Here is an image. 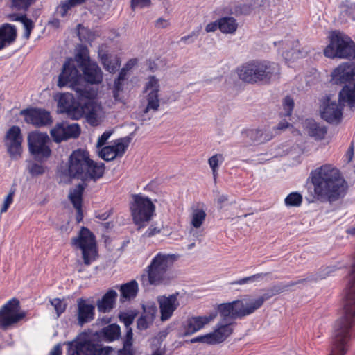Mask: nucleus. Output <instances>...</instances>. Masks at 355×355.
I'll use <instances>...</instances> for the list:
<instances>
[{"mask_svg": "<svg viewBox=\"0 0 355 355\" xmlns=\"http://www.w3.org/2000/svg\"><path fill=\"white\" fill-rule=\"evenodd\" d=\"M161 232L160 229L153 226H150L145 232V235L148 237H151Z\"/></svg>", "mask_w": 355, "mask_h": 355, "instance_id": "774afa93", "label": "nucleus"}, {"mask_svg": "<svg viewBox=\"0 0 355 355\" xmlns=\"http://www.w3.org/2000/svg\"><path fill=\"white\" fill-rule=\"evenodd\" d=\"M112 214V209H110L107 211L101 212V211H96L94 214L95 218H98L101 220H107L111 215Z\"/></svg>", "mask_w": 355, "mask_h": 355, "instance_id": "680f3d73", "label": "nucleus"}, {"mask_svg": "<svg viewBox=\"0 0 355 355\" xmlns=\"http://www.w3.org/2000/svg\"><path fill=\"white\" fill-rule=\"evenodd\" d=\"M96 92L90 88V125L97 126L101 123V117L98 113V110H101L100 106H96L94 101L96 98Z\"/></svg>", "mask_w": 355, "mask_h": 355, "instance_id": "2f4dec72", "label": "nucleus"}, {"mask_svg": "<svg viewBox=\"0 0 355 355\" xmlns=\"http://www.w3.org/2000/svg\"><path fill=\"white\" fill-rule=\"evenodd\" d=\"M309 178L313 186L314 198L320 202L337 201L347 189V183L340 171L332 164H323L312 170Z\"/></svg>", "mask_w": 355, "mask_h": 355, "instance_id": "f03ea898", "label": "nucleus"}, {"mask_svg": "<svg viewBox=\"0 0 355 355\" xmlns=\"http://www.w3.org/2000/svg\"><path fill=\"white\" fill-rule=\"evenodd\" d=\"M14 194H15V191L11 190L9 192V193L7 195V196L6 197V198L3 201V206L1 209V213L7 211L8 209L9 208L10 205L12 204V202L13 201Z\"/></svg>", "mask_w": 355, "mask_h": 355, "instance_id": "4d7b16f0", "label": "nucleus"}, {"mask_svg": "<svg viewBox=\"0 0 355 355\" xmlns=\"http://www.w3.org/2000/svg\"><path fill=\"white\" fill-rule=\"evenodd\" d=\"M332 81L336 85L352 83L355 80V64L343 62L331 73Z\"/></svg>", "mask_w": 355, "mask_h": 355, "instance_id": "dca6fc26", "label": "nucleus"}, {"mask_svg": "<svg viewBox=\"0 0 355 355\" xmlns=\"http://www.w3.org/2000/svg\"><path fill=\"white\" fill-rule=\"evenodd\" d=\"M178 293H176L168 297L164 295L158 297L157 302L159 305L162 321L170 319L173 312L179 306L180 303L178 300Z\"/></svg>", "mask_w": 355, "mask_h": 355, "instance_id": "6ab92c4d", "label": "nucleus"}, {"mask_svg": "<svg viewBox=\"0 0 355 355\" xmlns=\"http://www.w3.org/2000/svg\"><path fill=\"white\" fill-rule=\"evenodd\" d=\"M121 300H132L136 297L139 292V285L136 280L133 279L130 282L121 285L119 288Z\"/></svg>", "mask_w": 355, "mask_h": 355, "instance_id": "c756f323", "label": "nucleus"}, {"mask_svg": "<svg viewBox=\"0 0 355 355\" xmlns=\"http://www.w3.org/2000/svg\"><path fill=\"white\" fill-rule=\"evenodd\" d=\"M53 141L60 143L69 139H75L80 134V128L78 123H69L63 121L58 123L50 131Z\"/></svg>", "mask_w": 355, "mask_h": 355, "instance_id": "f8f14e48", "label": "nucleus"}, {"mask_svg": "<svg viewBox=\"0 0 355 355\" xmlns=\"http://www.w3.org/2000/svg\"><path fill=\"white\" fill-rule=\"evenodd\" d=\"M125 82V81L119 80V78H116L114 80V88H113V96L116 100L118 99L119 93L123 90Z\"/></svg>", "mask_w": 355, "mask_h": 355, "instance_id": "5fc2aeb1", "label": "nucleus"}, {"mask_svg": "<svg viewBox=\"0 0 355 355\" xmlns=\"http://www.w3.org/2000/svg\"><path fill=\"white\" fill-rule=\"evenodd\" d=\"M143 311L141 316L137 319V327L139 330H146L153 323L157 311L155 303L142 306Z\"/></svg>", "mask_w": 355, "mask_h": 355, "instance_id": "412c9836", "label": "nucleus"}, {"mask_svg": "<svg viewBox=\"0 0 355 355\" xmlns=\"http://www.w3.org/2000/svg\"><path fill=\"white\" fill-rule=\"evenodd\" d=\"M21 23L24 28V37L28 40L30 37L31 31L33 28V21L30 19H28L26 16L24 19L21 21Z\"/></svg>", "mask_w": 355, "mask_h": 355, "instance_id": "864d4df0", "label": "nucleus"}, {"mask_svg": "<svg viewBox=\"0 0 355 355\" xmlns=\"http://www.w3.org/2000/svg\"><path fill=\"white\" fill-rule=\"evenodd\" d=\"M35 0H12V6L17 10H27Z\"/></svg>", "mask_w": 355, "mask_h": 355, "instance_id": "09e8293b", "label": "nucleus"}, {"mask_svg": "<svg viewBox=\"0 0 355 355\" xmlns=\"http://www.w3.org/2000/svg\"><path fill=\"white\" fill-rule=\"evenodd\" d=\"M355 323V277L346 289L344 315L336 320L335 334L329 355H345L348 350V342L355 336L352 329Z\"/></svg>", "mask_w": 355, "mask_h": 355, "instance_id": "7ed1b4c3", "label": "nucleus"}, {"mask_svg": "<svg viewBox=\"0 0 355 355\" xmlns=\"http://www.w3.org/2000/svg\"><path fill=\"white\" fill-rule=\"evenodd\" d=\"M239 78L250 84H268L279 73V65L268 60H253L237 69Z\"/></svg>", "mask_w": 355, "mask_h": 355, "instance_id": "20e7f679", "label": "nucleus"}, {"mask_svg": "<svg viewBox=\"0 0 355 355\" xmlns=\"http://www.w3.org/2000/svg\"><path fill=\"white\" fill-rule=\"evenodd\" d=\"M200 29H198V30H194L190 34H189L188 35H186V36H184V37H182L181 39H180V41L181 42H183L184 43H191L193 42L192 41H189L190 39H191L192 37H197L198 35H199V33H200Z\"/></svg>", "mask_w": 355, "mask_h": 355, "instance_id": "e2e57ef3", "label": "nucleus"}, {"mask_svg": "<svg viewBox=\"0 0 355 355\" xmlns=\"http://www.w3.org/2000/svg\"><path fill=\"white\" fill-rule=\"evenodd\" d=\"M283 107L285 112L283 115L284 116H291L294 107L293 99L289 96H286L284 100Z\"/></svg>", "mask_w": 355, "mask_h": 355, "instance_id": "de8ad7c7", "label": "nucleus"}, {"mask_svg": "<svg viewBox=\"0 0 355 355\" xmlns=\"http://www.w3.org/2000/svg\"><path fill=\"white\" fill-rule=\"evenodd\" d=\"M21 114L26 123L37 127L49 125L52 121L50 113L42 109L24 110Z\"/></svg>", "mask_w": 355, "mask_h": 355, "instance_id": "a211bd4d", "label": "nucleus"}, {"mask_svg": "<svg viewBox=\"0 0 355 355\" xmlns=\"http://www.w3.org/2000/svg\"><path fill=\"white\" fill-rule=\"evenodd\" d=\"M218 311L223 317V320H226L227 318L233 320L242 318L250 315L248 313V306H245L242 300H235L229 303L220 304L218 306Z\"/></svg>", "mask_w": 355, "mask_h": 355, "instance_id": "ddd939ff", "label": "nucleus"}, {"mask_svg": "<svg viewBox=\"0 0 355 355\" xmlns=\"http://www.w3.org/2000/svg\"><path fill=\"white\" fill-rule=\"evenodd\" d=\"M68 172L69 176L80 179L87 178L89 172V153L78 149L70 156Z\"/></svg>", "mask_w": 355, "mask_h": 355, "instance_id": "6e6552de", "label": "nucleus"}, {"mask_svg": "<svg viewBox=\"0 0 355 355\" xmlns=\"http://www.w3.org/2000/svg\"><path fill=\"white\" fill-rule=\"evenodd\" d=\"M118 355H135V353L132 347L123 345V348L118 351Z\"/></svg>", "mask_w": 355, "mask_h": 355, "instance_id": "0e129e2a", "label": "nucleus"}, {"mask_svg": "<svg viewBox=\"0 0 355 355\" xmlns=\"http://www.w3.org/2000/svg\"><path fill=\"white\" fill-rule=\"evenodd\" d=\"M207 214L203 209H194L191 214V225L196 228H200L205 221Z\"/></svg>", "mask_w": 355, "mask_h": 355, "instance_id": "e433bc0d", "label": "nucleus"}, {"mask_svg": "<svg viewBox=\"0 0 355 355\" xmlns=\"http://www.w3.org/2000/svg\"><path fill=\"white\" fill-rule=\"evenodd\" d=\"M177 259L175 254L158 252L146 268L148 282L150 285H159L166 279V272Z\"/></svg>", "mask_w": 355, "mask_h": 355, "instance_id": "0eeeda50", "label": "nucleus"}, {"mask_svg": "<svg viewBox=\"0 0 355 355\" xmlns=\"http://www.w3.org/2000/svg\"><path fill=\"white\" fill-rule=\"evenodd\" d=\"M50 303L53 306L57 317H60L65 311L67 306V304L64 299L54 298L50 300Z\"/></svg>", "mask_w": 355, "mask_h": 355, "instance_id": "c03bdc74", "label": "nucleus"}, {"mask_svg": "<svg viewBox=\"0 0 355 355\" xmlns=\"http://www.w3.org/2000/svg\"><path fill=\"white\" fill-rule=\"evenodd\" d=\"M105 170L104 163L95 162L90 159V180L96 181L100 179L103 176Z\"/></svg>", "mask_w": 355, "mask_h": 355, "instance_id": "4c0bfd02", "label": "nucleus"}, {"mask_svg": "<svg viewBox=\"0 0 355 355\" xmlns=\"http://www.w3.org/2000/svg\"><path fill=\"white\" fill-rule=\"evenodd\" d=\"M272 297V293H270L269 290L267 289L266 293L259 296L258 298L255 299L250 303L247 304L249 310L248 313H250V314L254 313L256 310L262 306L265 301L269 300Z\"/></svg>", "mask_w": 355, "mask_h": 355, "instance_id": "58836bf2", "label": "nucleus"}, {"mask_svg": "<svg viewBox=\"0 0 355 355\" xmlns=\"http://www.w3.org/2000/svg\"><path fill=\"white\" fill-rule=\"evenodd\" d=\"M225 158L223 154H215L208 159V164L211 169L214 181L216 183L218 176L219 166L224 162Z\"/></svg>", "mask_w": 355, "mask_h": 355, "instance_id": "c9c22d12", "label": "nucleus"}, {"mask_svg": "<svg viewBox=\"0 0 355 355\" xmlns=\"http://www.w3.org/2000/svg\"><path fill=\"white\" fill-rule=\"evenodd\" d=\"M77 320L80 327L89 321V302L87 300L80 298L77 301Z\"/></svg>", "mask_w": 355, "mask_h": 355, "instance_id": "7c9ffc66", "label": "nucleus"}, {"mask_svg": "<svg viewBox=\"0 0 355 355\" xmlns=\"http://www.w3.org/2000/svg\"><path fill=\"white\" fill-rule=\"evenodd\" d=\"M217 29H219V19L215 21L210 22L205 27L207 33L214 32Z\"/></svg>", "mask_w": 355, "mask_h": 355, "instance_id": "69168bd1", "label": "nucleus"}, {"mask_svg": "<svg viewBox=\"0 0 355 355\" xmlns=\"http://www.w3.org/2000/svg\"><path fill=\"white\" fill-rule=\"evenodd\" d=\"M308 281L307 278L300 279L297 281H292L286 285H274L270 288H268L270 293H272V296L288 291V288L296 286L299 284H303Z\"/></svg>", "mask_w": 355, "mask_h": 355, "instance_id": "a19ab883", "label": "nucleus"}, {"mask_svg": "<svg viewBox=\"0 0 355 355\" xmlns=\"http://www.w3.org/2000/svg\"><path fill=\"white\" fill-rule=\"evenodd\" d=\"M112 134V131L110 130L104 132L98 138L96 146L98 148L103 146L107 142Z\"/></svg>", "mask_w": 355, "mask_h": 355, "instance_id": "052dcab7", "label": "nucleus"}, {"mask_svg": "<svg viewBox=\"0 0 355 355\" xmlns=\"http://www.w3.org/2000/svg\"><path fill=\"white\" fill-rule=\"evenodd\" d=\"M303 201L302 194L297 191L290 193L284 199L285 205L287 207H296L301 206Z\"/></svg>", "mask_w": 355, "mask_h": 355, "instance_id": "79ce46f5", "label": "nucleus"}, {"mask_svg": "<svg viewBox=\"0 0 355 355\" xmlns=\"http://www.w3.org/2000/svg\"><path fill=\"white\" fill-rule=\"evenodd\" d=\"M85 1V0H66L58 6V12L61 17H64L70 9Z\"/></svg>", "mask_w": 355, "mask_h": 355, "instance_id": "37998d69", "label": "nucleus"}, {"mask_svg": "<svg viewBox=\"0 0 355 355\" xmlns=\"http://www.w3.org/2000/svg\"><path fill=\"white\" fill-rule=\"evenodd\" d=\"M28 170L32 176L42 175L45 172V168L42 164L31 163L28 166Z\"/></svg>", "mask_w": 355, "mask_h": 355, "instance_id": "3c124183", "label": "nucleus"}, {"mask_svg": "<svg viewBox=\"0 0 355 355\" xmlns=\"http://www.w3.org/2000/svg\"><path fill=\"white\" fill-rule=\"evenodd\" d=\"M151 3L150 0H131V8L135 10L136 8L148 7Z\"/></svg>", "mask_w": 355, "mask_h": 355, "instance_id": "6e6d98bb", "label": "nucleus"}, {"mask_svg": "<svg viewBox=\"0 0 355 355\" xmlns=\"http://www.w3.org/2000/svg\"><path fill=\"white\" fill-rule=\"evenodd\" d=\"M117 297V293L113 289H109L97 302L96 306L99 312L108 313L114 306Z\"/></svg>", "mask_w": 355, "mask_h": 355, "instance_id": "cd10ccee", "label": "nucleus"}, {"mask_svg": "<svg viewBox=\"0 0 355 355\" xmlns=\"http://www.w3.org/2000/svg\"><path fill=\"white\" fill-rule=\"evenodd\" d=\"M103 80V72L98 64L90 60V85L99 84Z\"/></svg>", "mask_w": 355, "mask_h": 355, "instance_id": "ea45409f", "label": "nucleus"}, {"mask_svg": "<svg viewBox=\"0 0 355 355\" xmlns=\"http://www.w3.org/2000/svg\"><path fill=\"white\" fill-rule=\"evenodd\" d=\"M21 141L20 128L15 125L11 127L6 133L5 142L12 158L17 159L20 157L22 151Z\"/></svg>", "mask_w": 355, "mask_h": 355, "instance_id": "2eb2a0df", "label": "nucleus"}, {"mask_svg": "<svg viewBox=\"0 0 355 355\" xmlns=\"http://www.w3.org/2000/svg\"><path fill=\"white\" fill-rule=\"evenodd\" d=\"M71 245L77 254L80 251L85 265H89V229L83 227L77 236L71 239Z\"/></svg>", "mask_w": 355, "mask_h": 355, "instance_id": "aec40b11", "label": "nucleus"}, {"mask_svg": "<svg viewBox=\"0 0 355 355\" xmlns=\"http://www.w3.org/2000/svg\"><path fill=\"white\" fill-rule=\"evenodd\" d=\"M98 338L105 342L111 343L121 337V327L117 324H110L102 328L98 333Z\"/></svg>", "mask_w": 355, "mask_h": 355, "instance_id": "c85d7f7f", "label": "nucleus"}, {"mask_svg": "<svg viewBox=\"0 0 355 355\" xmlns=\"http://www.w3.org/2000/svg\"><path fill=\"white\" fill-rule=\"evenodd\" d=\"M159 84L157 78L154 76H150L148 81L145 85L144 92H147L146 99L147 105L144 110V113L146 114L149 111L156 112L159 107Z\"/></svg>", "mask_w": 355, "mask_h": 355, "instance_id": "4468645a", "label": "nucleus"}, {"mask_svg": "<svg viewBox=\"0 0 355 355\" xmlns=\"http://www.w3.org/2000/svg\"><path fill=\"white\" fill-rule=\"evenodd\" d=\"M129 136L119 138L112 141L111 145L103 147L98 151V156L106 162L112 161L117 157H122L131 142Z\"/></svg>", "mask_w": 355, "mask_h": 355, "instance_id": "9d476101", "label": "nucleus"}, {"mask_svg": "<svg viewBox=\"0 0 355 355\" xmlns=\"http://www.w3.org/2000/svg\"><path fill=\"white\" fill-rule=\"evenodd\" d=\"M17 31L13 25L5 24L0 27V50L10 45L16 40Z\"/></svg>", "mask_w": 355, "mask_h": 355, "instance_id": "bb28decb", "label": "nucleus"}, {"mask_svg": "<svg viewBox=\"0 0 355 355\" xmlns=\"http://www.w3.org/2000/svg\"><path fill=\"white\" fill-rule=\"evenodd\" d=\"M67 347V355H89V333H80L72 341L64 342Z\"/></svg>", "mask_w": 355, "mask_h": 355, "instance_id": "f3484780", "label": "nucleus"}, {"mask_svg": "<svg viewBox=\"0 0 355 355\" xmlns=\"http://www.w3.org/2000/svg\"><path fill=\"white\" fill-rule=\"evenodd\" d=\"M49 137L46 133L32 132L28 136V148L34 157L42 160L50 157L51 150L48 146Z\"/></svg>", "mask_w": 355, "mask_h": 355, "instance_id": "1a4fd4ad", "label": "nucleus"}, {"mask_svg": "<svg viewBox=\"0 0 355 355\" xmlns=\"http://www.w3.org/2000/svg\"><path fill=\"white\" fill-rule=\"evenodd\" d=\"M268 275V273L261 272V273L254 274V275L249 276V277H246L247 282L248 284V283H252V282L258 281L259 279H261L263 277H266Z\"/></svg>", "mask_w": 355, "mask_h": 355, "instance_id": "338daca9", "label": "nucleus"}, {"mask_svg": "<svg viewBox=\"0 0 355 355\" xmlns=\"http://www.w3.org/2000/svg\"><path fill=\"white\" fill-rule=\"evenodd\" d=\"M238 28L236 20L233 17H223L219 19V30L225 34H232Z\"/></svg>", "mask_w": 355, "mask_h": 355, "instance_id": "473e14b6", "label": "nucleus"}, {"mask_svg": "<svg viewBox=\"0 0 355 355\" xmlns=\"http://www.w3.org/2000/svg\"><path fill=\"white\" fill-rule=\"evenodd\" d=\"M133 344V333L132 328L126 329V333L123 338V345L132 347Z\"/></svg>", "mask_w": 355, "mask_h": 355, "instance_id": "bf43d9fd", "label": "nucleus"}, {"mask_svg": "<svg viewBox=\"0 0 355 355\" xmlns=\"http://www.w3.org/2000/svg\"><path fill=\"white\" fill-rule=\"evenodd\" d=\"M339 101L347 103L349 107H355V83L353 87L345 85L339 93Z\"/></svg>", "mask_w": 355, "mask_h": 355, "instance_id": "72a5a7b5", "label": "nucleus"}, {"mask_svg": "<svg viewBox=\"0 0 355 355\" xmlns=\"http://www.w3.org/2000/svg\"><path fill=\"white\" fill-rule=\"evenodd\" d=\"M217 315L216 312L209 314L208 316H196L187 319L185 325V335H191L202 329Z\"/></svg>", "mask_w": 355, "mask_h": 355, "instance_id": "4be33fe9", "label": "nucleus"}, {"mask_svg": "<svg viewBox=\"0 0 355 355\" xmlns=\"http://www.w3.org/2000/svg\"><path fill=\"white\" fill-rule=\"evenodd\" d=\"M135 318V314L127 312H121L119 315V320L125 324L126 329L130 328V326L133 323Z\"/></svg>", "mask_w": 355, "mask_h": 355, "instance_id": "8fccbe9b", "label": "nucleus"}, {"mask_svg": "<svg viewBox=\"0 0 355 355\" xmlns=\"http://www.w3.org/2000/svg\"><path fill=\"white\" fill-rule=\"evenodd\" d=\"M308 128L309 135L318 140L323 139L327 133V130L325 126H321L314 121L309 122Z\"/></svg>", "mask_w": 355, "mask_h": 355, "instance_id": "f704fd0d", "label": "nucleus"}, {"mask_svg": "<svg viewBox=\"0 0 355 355\" xmlns=\"http://www.w3.org/2000/svg\"><path fill=\"white\" fill-rule=\"evenodd\" d=\"M112 351L111 347H96L90 340V355H110Z\"/></svg>", "mask_w": 355, "mask_h": 355, "instance_id": "a18cd8bd", "label": "nucleus"}, {"mask_svg": "<svg viewBox=\"0 0 355 355\" xmlns=\"http://www.w3.org/2000/svg\"><path fill=\"white\" fill-rule=\"evenodd\" d=\"M324 55L329 58H355V42L339 31L332 32L329 44L324 49Z\"/></svg>", "mask_w": 355, "mask_h": 355, "instance_id": "423d86ee", "label": "nucleus"}, {"mask_svg": "<svg viewBox=\"0 0 355 355\" xmlns=\"http://www.w3.org/2000/svg\"><path fill=\"white\" fill-rule=\"evenodd\" d=\"M84 191V187L81 184H78L76 187L70 189L68 198L73 204V207L76 209V221L80 223L83 218L82 211V196Z\"/></svg>", "mask_w": 355, "mask_h": 355, "instance_id": "393cba45", "label": "nucleus"}, {"mask_svg": "<svg viewBox=\"0 0 355 355\" xmlns=\"http://www.w3.org/2000/svg\"><path fill=\"white\" fill-rule=\"evenodd\" d=\"M323 119L330 123H339L343 116V107L335 102L328 103L321 112Z\"/></svg>", "mask_w": 355, "mask_h": 355, "instance_id": "b1692460", "label": "nucleus"}, {"mask_svg": "<svg viewBox=\"0 0 355 355\" xmlns=\"http://www.w3.org/2000/svg\"><path fill=\"white\" fill-rule=\"evenodd\" d=\"M98 258L97 243L96 236L90 231V263L96 261Z\"/></svg>", "mask_w": 355, "mask_h": 355, "instance_id": "49530a36", "label": "nucleus"}, {"mask_svg": "<svg viewBox=\"0 0 355 355\" xmlns=\"http://www.w3.org/2000/svg\"><path fill=\"white\" fill-rule=\"evenodd\" d=\"M77 35L81 42H87L89 39V30L87 27L79 24L77 26Z\"/></svg>", "mask_w": 355, "mask_h": 355, "instance_id": "603ef678", "label": "nucleus"}, {"mask_svg": "<svg viewBox=\"0 0 355 355\" xmlns=\"http://www.w3.org/2000/svg\"><path fill=\"white\" fill-rule=\"evenodd\" d=\"M129 208L132 221L139 229L146 227L155 214V205L141 193L132 195Z\"/></svg>", "mask_w": 355, "mask_h": 355, "instance_id": "39448f33", "label": "nucleus"}, {"mask_svg": "<svg viewBox=\"0 0 355 355\" xmlns=\"http://www.w3.org/2000/svg\"><path fill=\"white\" fill-rule=\"evenodd\" d=\"M190 342L191 343H207V344L212 345V341H211V339L210 333L205 334V335H202V336H196V337L192 338L190 340Z\"/></svg>", "mask_w": 355, "mask_h": 355, "instance_id": "13d9d810", "label": "nucleus"}, {"mask_svg": "<svg viewBox=\"0 0 355 355\" xmlns=\"http://www.w3.org/2000/svg\"><path fill=\"white\" fill-rule=\"evenodd\" d=\"M58 86H68L75 92L78 98V101H75L73 96L68 92L59 94L58 112L73 120L85 116L89 121V114L86 112L89 105V50L87 46L78 45L74 58L64 62L58 76Z\"/></svg>", "mask_w": 355, "mask_h": 355, "instance_id": "f257e3e1", "label": "nucleus"}, {"mask_svg": "<svg viewBox=\"0 0 355 355\" xmlns=\"http://www.w3.org/2000/svg\"><path fill=\"white\" fill-rule=\"evenodd\" d=\"M234 324V322L218 324L217 329L210 333L212 345L221 343L225 340L232 334Z\"/></svg>", "mask_w": 355, "mask_h": 355, "instance_id": "a878e982", "label": "nucleus"}, {"mask_svg": "<svg viewBox=\"0 0 355 355\" xmlns=\"http://www.w3.org/2000/svg\"><path fill=\"white\" fill-rule=\"evenodd\" d=\"M106 46L101 45L98 49V57L104 69L111 73H114L121 66V58L118 55L112 56L105 49Z\"/></svg>", "mask_w": 355, "mask_h": 355, "instance_id": "5701e85b", "label": "nucleus"}, {"mask_svg": "<svg viewBox=\"0 0 355 355\" xmlns=\"http://www.w3.org/2000/svg\"><path fill=\"white\" fill-rule=\"evenodd\" d=\"M19 302L17 299L8 301L0 310V326L6 329L17 322L25 316L24 313H19Z\"/></svg>", "mask_w": 355, "mask_h": 355, "instance_id": "9b49d317", "label": "nucleus"}]
</instances>
